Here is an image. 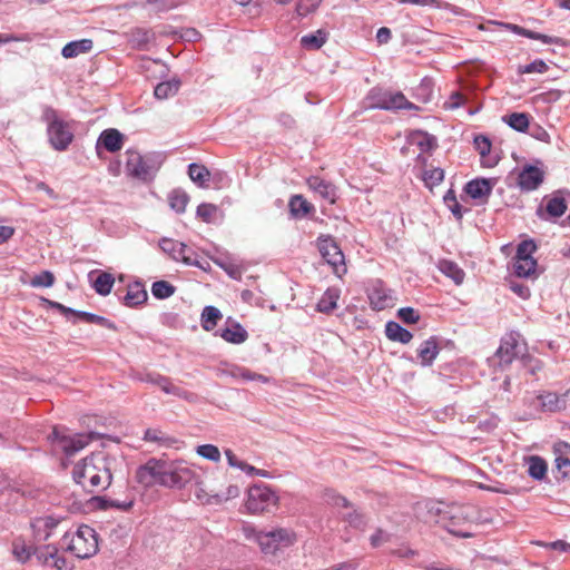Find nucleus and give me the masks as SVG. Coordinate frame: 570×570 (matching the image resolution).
Listing matches in <instances>:
<instances>
[{
    "label": "nucleus",
    "mask_w": 570,
    "mask_h": 570,
    "mask_svg": "<svg viewBox=\"0 0 570 570\" xmlns=\"http://www.w3.org/2000/svg\"><path fill=\"white\" fill-rule=\"evenodd\" d=\"M72 478L88 492L106 490L112 480L111 461L104 452L92 453L75 465Z\"/></svg>",
    "instance_id": "nucleus-1"
},
{
    "label": "nucleus",
    "mask_w": 570,
    "mask_h": 570,
    "mask_svg": "<svg viewBox=\"0 0 570 570\" xmlns=\"http://www.w3.org/2000/svg\"><path fill=\"white\" fill-rule=\"evenodd\" d=\"M63 541H68L67 549L79 559L90 558L98 551V535L87 524L80 525L72 534L66 533Z\"/></svg>",
    "instance_id": "nucleus-2"
},
{
    "label": "nucleus",
    "mask_w": 570,
    "mask_h": 570,
    "mask_svg": "<svg viewBox=\"0 0 570 570\" xmlns=\"http://www.w3.org/2000/svg\"><path fill=\"white\" fill-rule=\"evenodd\" d=\"M42 117L48 124L47 131L52 148L59 151L66 150L73 140L69 125L59 119L56 110L51 107L45 108Z\"/></svg>",
    "instance_id": "nucleus-3"
},
{
    "label": "nucleus",
    "mask_w": 570,
    "mask_h": 570,
    "mask_svg": "<svg viewBox=\"0 0 570 570\" xmlns=\"http://www.w3.org/2000/svg\"><path fill=\"white\" fill-rule=\"evenodd\" d=\"M366 100L368 107L372 109H417V107L411 101H409L401 91L385 90L382 88H373L368 92Z\"/></svg>",
    "instance_id": "nucleus-4"
},
{
    "label": "nucleus",
    "mask_w": 570,
    "mask_h": 570,
    "mask_svg": "<svg viewBox=\"0 0 570 570\" xmlns=\"http://www.w3.org/2000/svg\"><path fill=\"white\" fill-rule=\"evenodd\" d=\"M527 353V343L521 337V334L511 331L507 333L500 342V346L495 352L494 358L498 360V365L501 368H505L511 363L521 357Z\"/></svg>",
    "instance_id": "nucleus-5"
},
{
    "label": "nucleus",
    "mask_w": 570,
    "mask_h": 570,
    "mask_svg": "<svg viewBox=\"0 0 570 570\" xmlns=\"http://www.w3.org/2000/svg\"><path fill=\"white\" fill-rule=\"evenodd\" d=\"M475 517L476 510L473 505L453 507L450 511L445 529L455 537L472 538L471 524Z\"/></svg>",
    "instance_id": "nucleus-6"
},
{
    "label": "nucleus",
    "mask_w": 570,
    "mask_h": 570,
    "mask_svg": "<svg viewBox=\"0 0 570 570\" xmlns=\"http://www.w3.org/2000/svg\"><path fill=\"white\" fill-rule=\"evenodd\" d=\"M261 550L268 554L275 553L278 549L292 546L296 537L288 529L279 528L268 532L250 530Z\"/></svg>",
    "instance_id": "nucleus-7"
},
{
    "label": "nucleus",
    "mask_w": 570,
    "mask_h": 570,
    "mask_svg": "<svg viewBox=\"0 0 570 570\" xmlns=\"http://www.w3.org/2000/svg\"><path fill=\"white\" fill-rule=\"evenodd\" d=\"M278 503L277 494L265 484H255L248 489L246 509L250 513L269 512Z\"/></svg>",
    "instance_id": "nucleus-8"
},
{
    "label": "nucleus",
    "mask_w": 570,
    "mask_h": 570,
    "mask_svg": "<svg viewBox=\"0 0 570 570\" xmlns=\"http://www.w3.org/2000/svg\"><path fill=\"white\" fill-rule=\"evenodd\" d=\"M317 247L322 257L330 266H332L334 274L342 277V275L346 273L347 268L345 265L344 254L336 242L330 236H320L317 238Z\"/></svg>",
    "instance_id": "nucleus-9"
},
{
    "label": "nucleus",
    "mask_w": 570,
    "mask_h": 570,
    "mask_svg": "<svg viewBox=\"0 0 570 570\" xmlns=\"http://www.w3.org/2000/svg\"><path fill=\"white\" fill-rule=\"evenodd\" d=\"M140 382L149 383L160 387L166 394L183 399L189 403L198 401V395L173 383L171 379L159 373H145L138 376Z\"/></svg>",
    "instance_id": "nucleus-10"
},
{
    "label": "nucleus",
    "mask_w": 570,
    "mask_h": 570,
    "mask_svg": "<svg viewBox=\"0 0 570 570\" xmlns=\"http://www.w3.org/2000/svg\"><path fill=\"white\" fill-rule=\"evenodd\" d=\"M92 439V433L76 434L73 436L66 435L58 426H55L52 432L48 435V440L57 444L67 456H71L82 450Z\"/></svg>",
    "instance_id": "nucleus-11"
},
{
    "label": "nucleus",
    "mask_w": 570,
    "mask_h": 570,
    "mask_svg": "<svg viewBox=\"0 0 570 570\" xmlns=\"http://www.w3.org/2000/svg\"><path fill=\"white\" fill-rule=\"evenodd\" d=\"M166 461L150 459L137 469L136 481L145 488L163 485V480H166Z\"/></svg>",
    "instance_id": "nucleus-12"
},
{
    "label": "nucleus",
    "mask_w": 570,
    "mask_h": 570,
    "mask_svg": "<svg viewBox=\"0 0 570 570\" xmlns=\"http://www.w3.org/2000/svg\"><path fill=\"white\" fill-rule=\"evenodd\" d=\"M199 474L184 462H167L166 480L163 487L181 489L194 482Z\"/></svg>",
    "instance_id": "nucleus-13"
},
{
    "label": "nucleus",
    "mask_w": 570,
    "mask_h": 570,
    "mask_svg": "<svg viewBox=\"0 0 570 570\" xmlns=\"http://www.w3.org/2000/svg\"><path fill=\"white\" fill-rule=\"evenodd\" d=\"M126 171L129 176L147 181L153 178L156 168L148 159L142 157L138 151L128 150L126 160Z\"/></svg>",
    "instance_id": "nucleus-14"
},
{
    "label": "nucleus",
    "mask_w": 570,
    "mask_h": 570,
    "mask_svg": "<svg viewBox=\"0 0 570 570\" xmlns=\"http://www.w3.org/2000/svg\"><path fill=\"white\" fill-rule=\"evenodd\" d=\"M194 482L197 485L195 497L205 504H220L239 495V489L237 485H229L224 493H209L204 488L200 475H198Z\"/></svg>",
    "instance_id": "nucleus-15"
},
{
    "label": "nucleus",
    "mask_w": 570,
    "mask_h": 570,
    "mask_svg": "<svg viewBox=\"0 0 570 570\" xmlns=\"http://www.w3.org/2000/svg\"><path fill=\"white\" fill-rule=\"evenodd\" d=\"M159 247L164 253H167L173 259L177 262H184L187 265H194L199 266V263L197 261H193L188 253L190 249L187 247L186 244L177 242L171 238H161L159 240Z\"/></svg>",
    "instance_id": "nucleus-16"
},
{
    "label": "nucleus",
    "mask_w": 570,
    "mask_h": 570,
    "mask_svg": "<svg viewBox=\"0 0 570 570\" xmlns=\"http://www.w3.org/2000/svg\"><path fill=\"white\" fill-rule=\"evenodd\" d=\"M544 179V173L537 166L525 165L518 174L517 185L523 191L535 190Z\"/></svg>",
    "instance_id": "nucleus-17"
},
{
    "label": "nucleus",
    "mask_w": 570,
    "mask_h": 570,
    "mask_svg": "<svg viewBox=\"0 0 570 570\" xmlns=\"http://www.w3.org/2000/svg\"><path fill=\"white\" fill-rule=\"evenodd\" d=\"M495 183V178H475L470 180L465 185L464 191L472 199L480 200L481 203H487L492 194V189Z\"/></svg>",
    "instance_id": "nucleus-18"
},
{
    "label": "nucleus",
    "mask_w": 570,
    "mask_h": 570,
    "mask_svg": "<svg viewBox=\"0 0 570 570\" xmlns=\"http://www.w3.org/2000/svg\"><path fill=\"white\" fill-rule=\"evenodd\" d=\"M368 299L371 306L376 311H382L392 305L391 291L385 287L384 283L380 279L373 282L368 289Z\"/></svg>",
    "instance_id": "nucleus-19"
},
{
    "label": "nucleus",
    "mask_w": 570,
    "mask_h": 570,
    "mask_svg": "<svg viewBox=\"0 0 570 570\" xmlns=\"http://www.w3.org/2000/svg\"><path fill=\"white\" fill-rule=\"evenodd\" d=\"M61 519L53 515L36 518L31 521L32 534L37 541H47Z\"/></svg>",
    "instance_id": "nucleus-20"
},
{
    "label": "nucleus",
    "mask_w": 570,
    "mask_h": 570,
    "mask_svg": "<svg viewBox=\"0 0 570 570\" xmlns=\"http://www.w3.org/2000/svg\"><path fill=\"white\" fill-rule=\"evenodd\" d=\"M217 334L226 342L232 344H242L248 338L247 331L240 323L228 317L226 326L217 332Z\"/></svg>",
    "instance_id": "nucleus-21"
},
{
    "label": "nucleus",
    "mask_w": 570,
    "mask_h": 570,
    "mask_svg": "<svg viewBox=\"0 0 570 570\" xmlns=\"http://www.w3.org/2000/svg\"><path fill=\"white\" fill-rule=\"evenodd\" d=\"M124 145V135L114 128L105 129L98 137L96 149L99 154L100 147H104L109 153L119 151Z\"/></svg>",
    "instance_id": "nucleus-22"
},
{
    "label": "nucleus",
    "mask_w": 570,
    "mask_h": 570,
    "mask_svg": "<svg viewBox=\"0 0 570 570\" xmlns=\"http://www.w3.org/2000/svg\"><path fill=\"white\" fill-rule=\"evenodd\" d=\"M308 187L331 204L336 202V187L320 176H311L307 179Z\"/></svg>",
    "instance_id": "nucleus-23"
},
{
    "label": "nucleus",
    "mask_w": 570,
    "mask_h": 570,
    "mask_svg": "<svg viewBox=\"0 0 570 570\" xmlns=\"http://www.w3.org/2000/svg\"><path fill=\"white\" fill-rule=\"evenodd\" d=\"M440 352L438 337L431 336L425 340L417 348V357L422 366L432 365Z\"/></svg>",
    "instance_id": "nucleus-24"
},
{
    "label": "nucleus",
    "mask_w": 570,
    "mask_h": 570,
    "mask_svg": "<svg viewBox=\"0 0 570 570\" xmlns=\"http://www.w3.org/2000/svg\"><path fill=\"white\" fill-rule=\"evenodd\" d=\"M148 298L147 291L140 282H134L128 285L124 297V304L128 307H136L144 304Z\"/></svg>",
    "instance_id": "nucleus-25"
},
{
    "label": "nucleus",
    "mask_w": 570,
    "mask_h": 570,
    "mask_svg": "<svg viewBox=\"0 0 570 570\" xmlns=\"http://www.w3.org/2000/svg\"><path fill=\"white\" fill-rule=\"evenodd\" d=\"M341 296L338 287H328L316 304V311L330 314L337 307V301Z\"/></svg>",
    "instance_id": "nucleus-26"
},
{
    "label": "nucleus",
    "mask_w": 570,
    "mask_h": 570,
    "mask_svg": "<svg viewBox=\"0 0 570 570\" xmlns=\"http://www.w3.org/2000/svg\"><path fill=\"white\" fill-rule=\"evenodd\" d=\"M439 271L451 278L455 285H461L464 281V271L453 261L441 259L438 263Z\"/></svg>",
    "instance_id": "nucleus-27"
},
{
    "label": "nucleus",
    "mask_w": 570,
    "mask_h": 570,
    "mask_svg": "<svg viewBox=\"0 0 570 570\" xmlns=\"http://www.w3.org/2000/svg\"><path fill=\"white\" fill-rule=\"evenodd\" d=\"M347 509L350 510L348 512L341 513V520L355 530L364 531L368 522L366 514L356 509L354 505L353 508Z\"/></svg>",
    "instance_id": "nucleus-28"
},
{
    "label": "nucleus",
    "mask_w": 570,
    "mask_h": 570,
    "mask_svg": "<svg viewBox=\"0 0 570 570\" xmlns=\"http://www.w3.org/2000/svg\"><path fill=\"white\" fill-rule=\"evenodd\" d=\"M385 335L390 341L400 342L402 344H407L413 337L410 331L402 327L399 323L394 321H389L386 323Z\"/></svg>",
    "instance_id": "nucleus-29"
},
{
    "label": "nucleus",
    "mask_w": 570,
    "mask_h": 570,
    "mask_svg": "<svg viewBox=\"0 0 570 570\" xmlns=\"http://www.w3.org/2000/svg\"><path fill=\"white\" fill-rule=\"evenodd\" d=\"M289 212L294 218H303L314 212V206L302 195H294L288 203Z\"/></svg>",
    "instance_id": "nucleus-30"
},
{
    "label": "nucleus",
    "mask_w": 570,
    "mask_h": 570,
    "mask_svg": "<svg viewBox=\"0 0 570 570\" xmlns=\"http://www.w3.org/2000/svg\"><path fill=\"white\" fill-rule=\"evenodd\" d=\"M92 40L81 39L68 42L61 51V55L69 59L79 56L80 53L89 52L92 49Z\"/></svg>",
    "instance_id": "nucleus-31"
},
{
    "label": "nucleus",
    "mask_w": 570,
    "mask_h": 570,
    "mask_svg": "<svg viewBox=\"0 0 570 570\" xmlns=\"http://www.w3.org/2000/svg\"><path fill=\"white\" fill-rule=\"evenodd\" d=\"M225 373L234 379H239L244 381H259L262 383H267L269 381L267 376L252 372L250 370L238 365L229 366V368Z\"/></svg>",
    "instance_id": "nucleus-32"
},
{
    "label": "nucleus",
    "mask_w": 570,
    "mask_h": 570,
    "mask_svg": "<svg viewBox=\"0 0 570 570\" xmlns=\"http://www.w3.org/2000/svg\"><path fill=\"white\" fill-rule=\"evenodd\" d=\"M538 263L534 258L513 259V271L518 277L537 276Z\"/></svg>",
    "instance_id": "nucleus-33"
},
{
    "label": "nucleus",
    "mask_w": 570,
    "mask_h": 570,
    "mask_svg": "<svg viewBox=\"0 0 570 570\" xmlns=\"http://www.w3.org/2000/svg\"><path fill=\"white\" fill-rule=\"evenodd\" d=\"M327 40V32L322 29L301 38V46L306 50H318Z\"/></svg>",
    "instance_id": "nucleus-34"
},
{
    "label": "nucleus",
    "mask_w": 570,
    "mask_h": 570,
    "mask_svg": "<svg viewBox=\"0 0 570 570\" xmlns=\"http://www.w3.org/2000/svg\"><path fill=\"white\" fill-rule=\"evenodd\" d=\"M33 546H28L23 538L18 537L12 541V553L21 563H26L33 556Z\"/></svg>",
    "instance_id": "nucleus-35"
},
{
    "label": "nucleus",
    "mask_w": 570,
    "mask_h": 570,
    "mask_svg": "<svg viewBox=\"0 0 570 570\" xmlns=\"http://www.w3.org/2000/svg\"><path fill=\"white\" fill-rule=\"evenodd\" d=\"M180 87V80L179 79H171L168 81L159 82L154 90V95L157 99H167L169 97L175 96Z\"/></svg>",
    "instance_id": "nucleus-36"
},
{
    "label": "nucleus",
    "mask_w": 570,
    "mask_h": 570,
    "mask_svg": "<svg viewBox=\"0 0 570 570\" xmlns=\"http://www.w3.org/2000/svg\"><path fill=\"white\" fill-rule=\"evenodd\" d=\"M188 176L199 187H206L210 178V173L204 165L193 163L188 166Z\"/></svg>",
    "instance_id": "nucleus-37"
},
{
    "label": "nucleus",
    "mask_w": 570,
    "mask_h": 570,
    "mask_svg": "<svg viewBox=\"0 0 570 570\" xmlns=\"http://www.w3.org/2000/svg\"><path fill=\"white\" fill-rule=\"evenodd\" d=\"M169 206L177 214H183L186 210L189 202L188 194L183 189H174L168 196Z\"/></svg>",
    "instance_id": "nucleus-38"
},
{
    "label": "nucleus",
    "mask_w": 570,
    "mask_h": 570,
    "mask_svg": "<svg viewBox=\"0 0 570 570\" xmlns=\"http://www.w3.org/2000/svg\"><path fill=\"white\" fill-rule=\"evenodd\" d=\"M543 411L556 412L562 411V395L553 392H546L538 397Z\"/></svg>",
    "instance_id": "nucleus-39"
},
{
    "label": "nucleus",
    "mask_w": 570,
    "mask_h": 570,
    "mask_svg": "<svg viewBox=\"0 0 570 570\" xmlns=\"http://www.w3.org/2000/svg\"><path fill=\"white\" fill-rule=\"evenodd\" d=\"M223 315L220 311L215 306H206L202 313V326L205 331H212L217 325L218 321L222 320Z\"/></svg>",
    "instance_id": "nucleus-40"
},
{
    "label": "nucleus",
    "mask_w": 570,
    "mask_h": 570,
    "mask_svg": "<svg viewBox=\"0 0 570 570\" xmlns=\"http://www.w3.org/2000/svg\"><path fill=\"white\" fill-rule=\"evenodd\" d=\"M115 278L110 273L100 272L97 278L94 281L92 287L99 295H108L114 286Z\"/></svg>",
    "instance_id": "nucleus-41"
},
{
    "label": "nucleus",
    "mask_w": 570,
    "mask_h": 570,
    "mask_svg": "<svg viewBox=\"0 0 570 570\" xmlns=\"http://www.w3.org/2000/svg\"><path fill=\"white\" fill-rule=\"evenodd\" d=\"M505 124H508L512 129L524 132L530 125L529 116L525 112H512L508 116L503 117Z\"/></svg>",
    "instance_id": "nucleus-42"
},
{
    "label": "nucleus",
    "mask_w": 570,
    "mask_h": 570,
    "mask_svg": "<svg viewBox=\"0 0 570 570\" xmlns=\"http://www.w3.org/2000/svg\"><path fill=\"white\" fill-rule=\"evenodd\" d=\"M58 548L53 544H45L41 547H35L33 556L37 558L38 562L42 566L51 564L53 557L58 553Z\"/></svg>",
    "instance_id": "nucleus-43"
},
{
    "label": "nucleus",
    "mask_w": 570,
    "mask_h": 570,
    "mask_svg": "<svg viewBox=\"0 0 570 570\" xmlns=\"http://www.w3.org/2000/svg\"><path fill=\"white\" fill-rule=\"evenodd\" d=\"M144 440L147 442H155L167 448L173 446L177 440L166 435L161 430L147 429L144 434Z\"/></svg>",
    "instance_id": "nucleus-44"
},
{
    "label": "nucleus",
    "mask_w": 570,
    "mask_h": 570,
    "mask_svg": "<svg viewBox=\"0 0 570 570\" xmlns=\"http://www.w3.org/2000/svg\"><path fill=\"white\" fill-rule=\"evenodd\" d=\"M567 210V204L564 198L553 196L547 200L546 214L551 218L561 217Z\"/></svg>",
    "instance_id": "nucleus-45"
},
{
    "label": "nucleus",
    "mask_w": 570,
    "mask_h": 570,
    "mask_svg": "<svg viewBox=\"0 0 570 570\" xmlns=\"http://www.w3.org/2000/svg\"><path fill=\"white\" fill-rule=\"evenodd\" d=\"M548 470L547 462L540 456H531L529 460L528 473L534 480H542Z\"/></svg>",
    "instance_id": "nucleus-46"
},
{
    "label": "nucleus",
    "mask_w": 570,
    "mask_h": 570,
    "mask_svg": "<svg viewBox=\"0 0 570 570\" xmlns=\"http://www.w3.org/2000/svg\"><path fill=\"white\" fill-rule=\"evenodd\" d=\"M424 185L432 190L435 186L440 185L444 179V170L440 167L425 169L422 174Z\"/></svg>",
    "instance_id": "nucleus-47"
},
{
    "label": "nucleus",
    "mask_w": 570,
    "mask_h": 570,
    "mask_svg": "<svg viewBox=\"0 0 570 570\" xmlns=\"http://www.w3.org/2000/svg\"><path fill=\"white\" fill-rule=\"evenodd\" d=\"M77 317L86 323L97 324L112 331L116 330V325L111 321L94 313L80 311L77 312Z\"/></svg>",
    "instance_id": "nucleus-48"
},
{
    "label": "nucleus",
    "mask_w": 570,
    "mask_h": 570,
    "mask_svg": "<svg viewBox=\"0 0 570 570\" xmlns=\"http://www.w3.org/2000/svg\"><path fill=\"white\" fill-rule=\"evenodd\" d=\"M411 139L412 142L416 144L422 151H429L436 147L435 138L423 131L414 132Z\"/></svg>",
    "instance_id": "nucleus-49"
},
{
    "label": "nucleus",
    "mask_w": 570,
    "mask_h": 570,
    "mask_svg": "<svg viewBox=\"0 0 570 570\" xmlns=\"http://www.w3.org/2000/svg\"><path fill=\"white\" fill-rule=\"evenodd\" d=\"M443 200L456 219H462L463 213L468 212V209H462V206L458 202L455 191L453 189H449L445 193Z\"/></svg>",
    "instance_id": "nucleus-50"
},
{
    "label": "nucleus",
    "mask_w": 570,
    "mask_h": 570,
    "mask_svg": "<svg viewBox=\"0 0 570 570\" xmlns=\"http://www.w3.org/2000/svg\"><path fill=\"white\" fill-rule=\"evenodd\" d=\"M176 288L167 281H157L151 286L153 295L158 299H165L170 297L175 293Z\"/></svg>",
    "instance_id": "nucleus-51"
},
{
    "label": "nucleus",
    "mask_w": 570,
    "mask_h": 570,
    "mask_svg": "<svg viewBox=\"0 0 570 570\" xmlns=\"http://www.w3.org/2000/svg\"><path fill=\"white\" fill-rule=\"evenodd\" d=\"M281 3H287L289 0H277ZM322 0H296V12L299 17H306L314 12Z\"/></svg>",
    "instance_id": "nucleus-52"
},
{
    "label": "nucleus",
    "mask_w": 570,
    "mask_h": 570,
    "mask_svg": "<svg viewBox=\"0 0 570 570\" xmlns=\"http://www.w3.org/2000/svg\"><path fill=\"white\" fill-rule=\"evenodd\" d=\"M324 499L327 504L332 507H342L344 509L353 508V503L344 495L335 492L334 490H326Z\"/></svg>",
    "instance_id": "nucleus-53"
},
{
    "label": "nucleus",
    "mask_w": 570,
    "mask_h": 570,
    "mask_svg": "<svg viewBox=\"0 0 570 570\" xmlns=\"http://www.w3.org/2000/svg\"><path fill=\"white\" fill-rule=\"evenodd\" d=\"M537 250V245L532 239L522 240L518 247L513 259L533 258V253Z\"/></svg>",
    "instance_id": "nucleus-54"
},
{
    "label": "nucleus",
    "mask_w": 570,
    "mask_h": 570,
    "mask_svg": "<svg viewBox=\"0 0 570 570\" xmlns=\"http://www.w3.org/2000/svg\"><path fill=\"white\" fill-rule=\"evenodd\" d=\"M218 208L214 204L203 203L197 207L196 215L205 223H212Z\"/></svg>",
    "instance_id": "nucleus-55"
},
{
    "label": "nucleus",
    "mask_w": 570,
    "mask_h": 570,
    "mask_svg": "<svg viewBox=\"0 0 570 570\" xmlns=\"http://www.w3.org/2000/svg\"><path fill=\"white\" fill-rule=\"evenodd\" d=\"M196 452L202 458L207 459L213 462H218L220 460L219 449L213 444L198 445L196 449Z\"/></svg>",
    "instance_id": "nucleus-56"
},
{
    "label": "nucleus",
    "mask_w": 570,
    "mask_h": 570,
    "mask_svg": "<svg viewBox=\"0 0 570 570\" xmlns=\"http://www.w3.org/2000/svg\"><path fill=\"white\" fill-rule=\"evenodd\" d=\"M55 283V275L50 271H43L32 277L30 284L33 287H51Z\"/></svg>",
    "instance_id": "nucleus-57"
},
{
    "label": "nucleus",
    "mask_w": 570,
    "mask_h": 570,
    "mask_svg": "<svg viewBox=\"0 0 570 570\" xmlns=\"http://www.w3.org/2000/svg\"><path fill=\"white\" fill-rule=\"evenodd\" d=\"M474 148L478 150L482 159L491 151V140L484 135H476L473 140Z\"/></svg>",
    "instance_id": "nucleus-58"
},
{
    "label": "nucleus",
    "mask_w": 570,
    "mask_h": 570,
    "mask_svg": "<svg viewBox=\"0 0 570 570\" xmlns=\"http://www.w3.org/2000/svg\"><path fill=\"white\" fill-rule=\"evenodd\" d=\"M549 69V66L542 59H535L531 63L519 67V73H544Z\"/></svg>",
    "instance_id": "nucleus-59"
},
{
    "label": "nucleus",
    "mask_w": 570,
    "mask_h": 570,
    "mask_svg": "<svg viewBox=\"0 0 570 570\" xmlns=\"http://www.w3.org/2000/svg\"><path fill=\"white\" fill-rule=\"evenodd\" d=\"M397 317L405 324H415L421 316L419 311L413 307H402L397 311Z\"/></svg>",
    "instance_id": "nucleus-60"
},
{
    "label": "nucleus",
    "mask_w": 570,
    "mask_h": 570,
    "mask_svg": "<svg viewBox=\"0 0 570 570\" xmlns=\"http://www.w3.org/2000/svg\"><path fill=\"white\" fill-rule=\"evenodd\" d=\"M151 37L153 35L150 31L145 29H136L131 33V42L138 48H144L149 43Z\"/></svg>",
    "instance_id": "nucleus-61"
},
{
    "label": "nucleus",
    "mask_w": 570,
    "mask_h": 570,
    "mask_svg": "<svg viewBox=\"0 0 570 570\" xmlns=\"http://www.w3.org/2000/svg\"><path fill=\"white\" fill-rule=\"evenodd\" d=\"M527 38H530V39H533V40H540V41H542L543 43H547V45L566 46V41L562 38H560V37H552V36L543 35V33L535 32V31H532V30H530L527 33Z\"/></svg>",
    "instance_id": "nucleus-62"
},
{
    "label": "nucleus",
    "mask_w": 570,
    "mask_h": 570,
    "mask_svg": "<svg viewBox=\"0 0 570 570\" xmlns=\"http://www.w3.org/2000/svg\"><path fill=\"white\" fill-rule=\"evenodd\" d=\"M527 38H530V39H533V40H540V41H542L543 43H547V45L566 46V41L562 38H560V37H552V36L543 35V33L535 32V31H532V30H530L527 33Z\"/></svg>",
    "instance_id": "nucleus-63"
},
{
    "label": "nucleus",
    "mask_w": 570,
    "mask_h": 570,
    "mask_svg": "<svg viewBox=\"0 0 570 570\" xmlns=\"http://www.w3.org/2000/svg\"><path fill=\"white\" fill-rule=\"evenodd\" d=\"M521 361L527 372L531 375H535L542 370V362L531 355L524 354Z\"/></svg>",
    "instance_id": "nucleus-64"
}]
</instances>
